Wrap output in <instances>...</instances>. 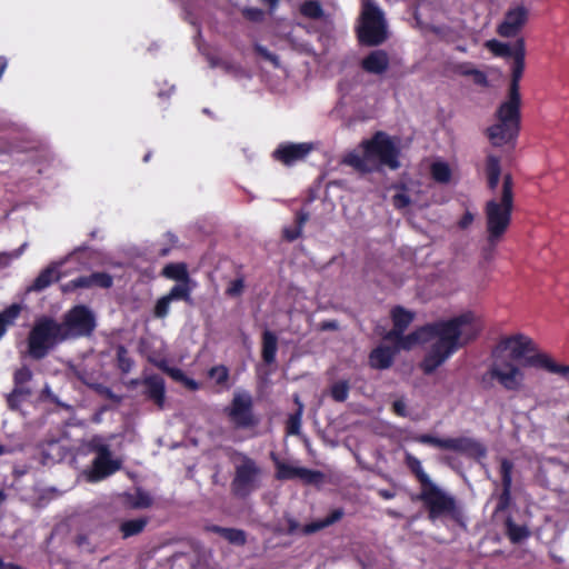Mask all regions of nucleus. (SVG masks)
Returning a JSON list of instances; mask_svg holds the SVG:
<instances>
[{"mask_svg": "<svg viewBox=\"0 0 569 569\" xmlns=\"http://www.w3.org/2000/svg\"><path fill=\"white\" fill-rule=\"evenodd\" d=\"M113 284V278L104 271H96L88 276L77 277L62 286L63 292H72L77 289H89L93 287L109 289Z\"/></svg>", "mask_w": 569, "mask_h": 569, "instance_id": "a211bd4d", "label": "nucleus"}, {"mask_svg": "<svg viewBox=\"0 0 569 569\" xmlns=\"http://www.w3.org/2000/svg\"><path fill=\"white\" fill-rule=\"evenodd\" d=\"M181 383L189 390L191 391H197L199 388H200V385L198 381H196L194 379L192 378H189L187 375L186 377L183 378V380L181 381Z\"/></svg>", "mask_w": 569, "mask_h": 569, "instance_id": "e2e57ef3", "label": "nucleus"}, {"mask_svg": "<svg viewBox=\"0 0 569 569\" xmlns=\"http://www.w3.org/2000/svg\"><path fill=\"white\" fill-rule=\"evenodd\" d=\"M32 396L31 389H22L21 387H13L10 393L6 396L7 407L11 411H18L21 409V406L24 401H27Z\"/></svg>", "mask_w": 569, "mask_h": 569, "instance_id": "2f4dec72", "label": "nucleus"}, {"mask_svg": "<svg viewBox=\"0 0 569 569\" xmlns=\"http://www.w3.org/2000/svg\"><path fill=\"white\" fill-rule=\"evenodd\" d=\"M520 91H508V99L496 110L497 122L486 129V136L493 147L515 144L521 123Z\"/></svg>", "mask_w": 569, "mask_h": 569, "instance_id": "39448f33", "label": "nucleus"}, {"mask_svg": "<svg viewBox=\"0 0 569 569\" xmlns=\"http://www.w3.org/2000/svg\"><path fill=\"white\" fill-rule=\"evenodd\" d=\"M208 377L210 379H213L216 382V386L222 388V389H229V379H230V372L227 366L224 365H217L211 367L208 370Z\"/></svg>", "mask_w": 569, "mask_h": 569, "instance_id": "f704fd0d", "label": "nucleus"}, {"mask_svg": "<svg viewBox=\"0 0 569 569\" xmlns=\"http://www.w3.org/2000/svg\"><path fill=\"white\" fill-rule=\"evenodd\" d=\"M392 411L398 417H407L408 410H407V403L403 399H397L392 402Z\"/></svg>", "mask_w": 569, "mask_h": 569, "instance_id": "5fc2aeb1", "label": "nucleus"}, {"mask_svg": "<svg viewBox=\"0 0 569 569\" xmlns=\"http://www.w3.org/2000/svg\"><path fill=\"white\" fill-rule=\"evenodd\" d=\"M33 373L28 366H22L13 373V387H21L22 389H31L27 386L32 380Z\"/></svg>", "mask_w": 569, "mask_h": 569, "instance_id": "a19ab883", "label": "nucleus"}, {"mask_svg": "<svg viewBox=\"0 0 569 569\" xmlns=\"http://www.w3.org/2000/svg\"><path fill=\"white\" fill-rule=\"evenodd\" d=\"M486 174L501 176L500 158L489 153L486 158Z\"/></svg>", "mask_w": 569, "mask_h": 569, "instance_id": "c03bdc74", "label": "nucleus"}, {"mask_svg": "<svg viewBox=\"0 0 569 569\" xmlns=\"http://www.w3.org/2000/svg\"><path fill=\"white\" fill-rule=\"evenodd\" d=\"M513 180L510 173L503 176L499 199H490L485 204L487 239L501 241L511 224L513 210Z\"/></svg>", "mask_w": 569, "mask_h": 569, "instance_id": "423d86ee", "label": "nucleus"}, {"mask_svg": "<svg viewBox=\"0 0 569 569\" xmlns=\"http://www.w3.org/2000/svg\"><path fill=\"white\" fill-rule=\"evenodd\" d=\"M527 18L528 11L525 7L518 6L509 9L497 28L498 34L505 38L516 37L527 22Z\"/></svg>", "mask_w": 569, "mask_h": 569, "instance_id": "aec40b11", "label": "nucleus"}, {"mask_svg": "<svg viewBox=\"0 0 569 569\" xmlns=\"http://www.w3.org/2000/svg\"><path fill=\"white\" fill-rule=\"evenodd\" d=\"M254 52L261 57L262 59L271 62L274 67H279L280 62H279V57L272 52H270L266 47L259 44V43H256L254 47Z\"/></svg>", "mask_w": 569, "mask_h": 569, "instance_id": "49530a36", "label": "nucleus"}, {"mask_svg": "<svg viewBox=\"0 0 569 569\" xmlns=\"http://www.w3.org/2000/svg\"><path fill=\"white\" fill-rule=\"evenodd\" d=\"M486 48L490 50L496 57L512 58L511 78L508 91H520V80L525 71V39L518 38L513 44L492 39L486 42Z\"/></svg>", "mask_w": 569, "mask_h": 569, "instance_id": "9d476101", "label": "nucleus"}, {"mask_svg": "<svg viewBox=\"0 0 569 569\" xmlns=\"http://www.w3.org/2000/svg\"><path fill=\"white\" fill-rule=\"evenodd\" d=\"M190 282L191 281L177 282L173 287H171V289L169 290L167 296L172 301L182 300L188 303H191L192 302V298H191L192 288L190 286Z\"/></svg>", "mask_w": 569, "mask_h": 569, "instance_id": "72a5a7b5", "label": "nucleus"}, {"mask_svg": "<svg viewBox=\"0 0 569 569\" xmlns=\"http://www.w3.org/2000/svg\"><path fill=\"white\" fill-rule=\"evenodd\" d=\"M89 449L97 453V457L110 456L111 451L108 445L103 443L100 438H93L89 442Z\"/></svg>", "mask_w": 569, "mask_h": 569, "instance_id": "de8ad7c7", "label": "nucleus"}, {"mask_svg": "<svg viewBox=\"0 0 569 569\" xmlns=\"http://www.w3.org/2000/svg\"><path fill=\"white\" fill-rule=\"evenodd\" d=\"M271 459L276 466V478L278 480L300 478L307 483H315L322 477V473L318 470H311L305 467H295L282 462L273 452L271 453Z\"/></svg>", "mask_w": 569, "mask_h": 569, "instance_id": "f3484780", "label": "nucleus"}, {"mask_svg": "<svg viewBox=\"0 0 569 569\" xmlns=\"http://www.w3.org/2000/svg\"><path fill=\"white\" fill-rule=\"evenodd\" d=\"M486 176H487L488 188L490 190H495L499 184L500 176H493V174H486Z\"/></svg>", "mask_w": 569, "mask_h": 569, "instance_id": "338daca9", "label": "nucleus"}, {"mask_svg": "<svg viewBox=\"0 0 569 569\" xmlns=\"http://www.w3.org/2000/svg\"><path fill=\"white\" fill-rule=\"evenodd\" d=\"M236 459L239 462L234 463L230 489L234 497L246 499L260 487L262 470L257 461L244 452L236 451L232 461Z\"/></svg>", "mask_w": 569, "mask_h": 569, "instance_id": "6e6552de", "label": "nucleus"}, {"mask_svg": "<svg viewBox=\"0 0 569 569\" xmlns=\"http://www.w3.org/2000/svg\"><path fill=\"white\" fill-rule=\"evenodd\" d=\"M66 340L90 337L97 321L94 313L84 305H77L69 309L60 322Z\"/></svg>", "mask_w": 569, "mask_h": 569, "instance_id": "9b49d317", "label": "nucleus"}, {"mask_svg": "<svg viewBox=\"0 0 569 569\" xmlns=\"http://www.w3.org/2000/svg\"><path fill=\"white\" fill-rule=\"evenodd\" d=\"M160 274L177 282L191 281L188 266L184 262H170L162 268Z\"/></svg>", "mask_w": 569, "mask_h": 569, "instance_id": "c85d7f7f", "label": "nucleus"}, {"mask_svg": "<svg viewBox=\"0 0 569 569\" xmlns=\"http://www.w3.org/2000/svg\"><path fill=\"white\" fill-rule=\"evenodd\" d=\"M66 341L60 322L49 316L38 318L28 333V355L33 360L46 358L59 343Z\"/></svg>", "mask_w": 569, "mask_h": 569, "instance_id": "0eeeda50", "label": "nucleus"}, {"mask_svg": "<svg viewBox=\"0 0 569 569\" xmlns=\"http://www.w3.org/2000/svg\"><path fill=\"white\" fill-rule=\"evenodd\" d=\"M413 318L415 315L401 306H396L391 310L392 325L405 331L413 321Z\"/></svg>", "mask_w": 569, "mask_h": 569, "instance_id": "473e14b6", "label": "nucleus"}, {"mask_svg": "<svg viewBox=\"0 0 569 569\" xmlns=\"http://www.w3.org/2000/svg\"><path fill=\"white\" fill-rule=\"evenodd\" d=\"M76 545H77L78 547H80V548H82V547H84V546H89L90 543H89V538H88V536H87V535H83V533L78 535V536L76 537Z\"/></svg>", "mask_w": 569, "mask_h": 569, "instance_id": "774afa93", "label": "nucleus"}, {"mask_svg": "<svg viewBox=\"0 0 569 569\" xmlns=\"http://www.w3.org/2000/svg\"><path fill=\"white\" fill-rule=\"evenodd\" d=\"M278 351V337L273 331L264 330L262 332V347H261V358L262 361L270 366L276 362Z\"/></svg>", "mask_w": 569, "mask_h": 569, "instance_id": "bb28decb", "label": "nucleus"}, {"mask_svg": "<svg viewBox=\"0 0 569 569\" xmlns=\"http://www.w3.org/2000/svg\"><path fill=\"white\" fill-rule=\"evenodd\" d=\"M224 413L234 429H251L259 425V418L253 411V399L249 392H237Z\"/></svg>", "mask_w": 569, "mask_h": 569, "instance_id": "ddd939ff", "label": "nucleus"}, {"mask_svg": "<svg viewBox=\"0 0 569 569\" xmlns=\"http://www.w3.org/2000/svg\"><path fill=\"white\" fill-rule=\"evenodd\" d=\"M342 517V509H335L325 519L305 525L301 531L303 535L315 533L328 526L333 525L335 522L339 521Z\"/></svg>", "mask_w": 569, "mask_h": 569, "instance_id": "c756f323", "label": "nucleus"}, {"mask_svg": "<svg viewBox=\"0 0 569 569\" xmlns=\"http://www.w3.org/2000/svg\"><path fill=\"white\" fill-rule=\"evenodd\" d=\"M505 533L512 543H520L530 537V530L526 525H518L511 516L505 520Z\"/></svg>", "mask_w": 569, "mask_h": 569, "instance_id": "cd10ccee", "label": "nucleus"}, {"mask_svg": "<svg viewBox=\"0 0 569 569\" xmlns=\"http://www.w3.org/2000/svg\"><path fill=\"white\" fill-rule=\"evenodd\" d=\"M473 82L480 87H488L489 86V81H488V77L487 74L479 70V69H475L472 76H471Z\"/></svg>", "mask_w": 569, "mask_h": 569, "instance_id": "13d9d810", "label": "nucleus"}, {"mask_svg": "<svg viewBox=\"0 0 569 569\" xmlns=\"http://www.w3.org/2000/svg\"><path fill=\"white\" fill-rule=\"evenodd\" d=\"M172 300L167 296L160 297L153 307L152 315L156 319H166L170 312V305Z\"/></svg>", "mask_w": 569, "mask_h": 569, "instance_id": "79ce46f5", "label": "nucleus"}, {"mask_svg": "<svg viewBox=\"0 0 569 569\" xmlns=\"http://www.w3.org/2000/svg\"><path fill=\"white\" fill-rule=\"evenodd\" d=\"M206 531L219 535L233 546L242 547L247 543V532L242 529L208 525Z\"/></svg>", "mask_w": 569, "mask_h": 569, "instance_id": "5701e85b", "label": "nucleus"}, {"mask_svg": "<svg viewBox=\"0 0 569 569\" xmlns=\"http://www.w3.org/2000/svg\"><path fill=\"white\" fill-rule=\"evenodd\" d=\"M475 67L472 66V63L470 62H462V63H458L456 67H455V72L460 74V76H463V77H471L473 71H475Z\"/></svg>", "mask_w": 569, "mask_h": 569, "instance_id": "6e6d98bb", "label": "nucleus"}, {"mask_svg": "<svg viewBox=\"0 0 569 569\" xmlns=\"http://www.w3.org/2000/svg\"><path fill=\"white\" fill-rule=\"evenodd\" d=\"M390 64V59L385 50L377 49L369 52L360 62L363 71L370 74H383Z\"/></svg>", "mask_w": 569, "mask_h": 569, "instance_id": "4be33fe9", "label": "nucleus"}, {"mask_svg": "<svg viewBox=\"0 0 569 569\" xmlns=\"http://www.w3.org/2000/svg\"><path fill=\"white\" fill-rule=\"evenodd\" d=\"M513 468H515V465L510 459H508V458L500 459L499 475L501 478V491L497 496V505L495 508V513L505 512L511 506Z\"/></svg>", "mask_w": 569, "mask_h": 569, "instance_id": "dca6fc26", "label": "nucleus"}, {"mask_svg": "<svg viewBox=\"0 0 569 569\" xmlns=\"http://www.w3.org/2000/svg\"><path fill=\"white\" fill-rule=\"evenodd\" d=\"M411 440L421 445H428L443 450H452L471 457H482L486 455V448L479 441L468 437L441 439L430 433H419L412 436Z\"/></svg>", "mask_w": 569, "mask_h": 569, "instance_id": "f8f14e48", "label": "nucleus"}, {"mask_svg": "<svg viewBox=\"0 0 569 569\" xmlns=\"http://www.w3.org/2000/svg\"><path fill=\"white\" fill-rule=\"evenodd\" d=\"M242 16L251 22H261L264 19V11L260 8L248 7L242 10Z\"/></svg>", "mask_w": 569, "mask_h": 569, "instance_id": "09e8293b", "label": "nucleus"}, {"mask_svg": "<svg viewBox=\"0 0 569 569\" xmlns=\"http://www.w3.org/2000/svg\"><path fill=\"white\" fill-rule=\"evenodd\" d=\"M26 247L27 243H23L12 252H0V270L8 268L13 259L19 258L22 254Z\"/></svg>", "mask_w": 569, "mask_h": 569, "instance_id": "a18cd8bd", "label": "nucleus"}, {"mask_svg": "<svg viewBox=\"0 0 569 569\" xmlns=\"http://www.w3.org/2000/svg\"><path fill=\"white\" fill-rule=\"evenodd\" d=\"M309 220V212L301 209L296 213V226L300 230H303L306 222Z\"/></svg>", "mask_w": 569, "mask_h": 569, "instance_id": "bf43d9fd", "label": "nucleus"}, {"mask_svg": "<svg viewBox=\"0 0 569 569\" xmlns=\"http://www.w3.org/2000/svg\"><path fill=\"white\" fill-rule=\"evenodd\" d=\"M315 150L312 142H281L272 151V159L286 167L305 161Z\"/></svg>", "mask_w": 569, "mask_h": 569, "instance_id": "2eb2a0df", "label": "nucleus"}, {"mask_svg": "<svg viewBox=\"0 0 569 569\" xmlns=\"http://www.w3.org/2000/svg\"><path fill=\"white\" fill-rule=\"evenodd\" d=\"M431 177L440 183H448L451 179V170L446 162H435L431 164Z\"/></svg>", "mask_w": 569, "mask_h": 569, "instance_id": "ea45409f", "label": "nucleus"}, {"mask_svg": "<svg viewBox=\"0 0 569 569\" xmlns=\"http://www.w3.org/2000/svg\"><path fill=\"white\" fill-rule=\"evenodd\" d=\"M349 383L346 380L336 382L330 390L332 399L337 402H345L349 396Z\"/></svg>", "mask_w": 569, "mask_h": 569, "instance_id": "37998d69", "label": "nucleus"}, {"mask_svg": "<svg viewBox=\"0 0 569 569\" xmlns=\"http://www.w3.org/2000/svg\"><path fill=\"white\" fill-rule=\"evenodd\" d=\"M60 278L61 274L58 270V267L50 264L37 276L32 284L29 287V290L40 292L51 286L53 282L59 281Z\"/></svg>", "mask_w": 569, "mask_h": 569, "instance_id": "a878e982", "label": "nucleus"}, {"mask_svg": "<svg viewBox=\"0 0 569 569\" xmlns=\"http://www.w3.org/2000/svg\"><path fill=\"white\" fill-rule=\"evenodd\" d=\"M507 350L510 359L519 361L522 367L545 369L562 377L569 375V365H558L547 353L539 352L536 342L523 333L502 337L492 351V356L496 358L499 352Z\"/></svg>", "mask_w": 569, "mask_h": 569, "instance_id": "20e7f679", "label": "nucleus"}, {"mask_svg": "<svg viewBox=\"0 0 569 569\" xmlns=\"http://www.w3.org/2000/svg\"><path fill=\"white\" fill-rule=\"evenodd\" d=\"M21 307L18 303H12L0 312V338L4 335L7 327L19 317Z\"/></svg>", "mask_w": 569, "mask_h": 569, "instance_id": "c9c22d12", "label": "nucleus"}, {"mask_svg": "<svg viewBox=\"0 0 569 569\" xmlns=\"http://www.w3.org/2000/svg\"><path fill=\"white\" fill-rule=\"evenodd\" d=\"M473 321L471 311L445 320L442 329L436 335L437 340L420 363L425 375L433 373L459 348L477 338L479 330L475 328Z\"/></svg>", "mask_w": 569, "mask_h": 569, "instance_id": "f257e3e1", "label": "nucleus"}, {"mask_svg": "<svg viewBox=\"0 0 569 569\" xmlns=\"http://www.w3.org/2000/svg\"><path fill=\"white\" fill-rule=\"evenodd\" d=\"M410 197L405 192H398L392 197V204L397 209H405L410 204Z\"/></svg>", "mask_w": 569, "mask_h": 569, "instance_id": "3c124183", "label": "nucleus"}, {"mask_svg": "<svg viewBox=\"0 0 569 569\" xmlns=\"http://www.w3.org/2000/svg\"><path fill=\"white\" fill-rule=\"evenodd\" d=\"M493 380H497L507 391H517L522 386L523 372L511 361H506L502 365L493 362L482 375L481 385L485 389H489L492 387Z\"/></svg>", "mask_w": 569, "mask_h": 569, "instance_id": "4468645a", "label": "nucleus"}, {"mask_svg": "<svg viewBox=\"0 0 569 569\" xmlns=\"http://www.w3.org/2000/svg\"><path fill=\"white\" fill-rule=\"evenodd\" d=\"M167 375L178 382H181L186 377V373L181 369L176 367H170V369H168Z\"/></svg>", "mask_w": 569, "mask_h": 569, "instance_id": "680f3d73", "label": "nucleus"}, {"mask_svg": "<svg viewBox=\"0 0 569 569\" xmlns=\"http://www.w3.org/2000/svg\"><path fill=\"white\" fill-rule=\"evenodd\" d=\"M500 241L491 242L487 239V246L482 248L481 256L486 261H491L495 258L496 247Z\"/></svg>", "mask_w": 569, "mask_h": 569, "instance_id": "603ef678", "label": "nucleus"}, {"mask_svg": "<svg viewBox=\"0 0 569 569\" xmlns=\"http://www.w3.org/2000/svg\"><path fill=\"white\" fill-rule=\"evenodd\" d=\"M243 288H244L243 279L238 278V279H234L233 281H231V283L227 288L226 292L230 297H238L242 293Z\"/></svg>", "mask_w": 569, "mask_h": 569, "instance_id": "8fccbe9b", "label": "nucleus"}, {"mask_svg": "<svg viewBox=\"0 0 569 569\" xmlns=\"http://www.w3.org/2000/svg\"><path fill=\"white\" fill-rule=\"evenodd\" d=\"M120 469V462L113 460L110 456L96 457L92 462V477L96 480H101L111 476Z\"/></svg>", "mask_w": 569, "mask_h": 569, "instance_id": "b1692460", "label": "nucleus"}, {"mask_svg": "<svg viewBox=\"0 0 569 569\" xmlns=\"http://www.w3.org/2000/svg\"><path fill=\"white\" fill-rule=\"evenodd\" d=\"M143 395L152 401L159 409L164 408L166 403V382L164 379L159 375H150L142 379Z\"/></svg>", "mask_w": 569, "mask_h": 569, "instance_id": "412c9836", "label": "nucleus"}, {"mask_svg": "<svg viewBox=\"0 0 569 569\" xmlns=\"http://www.w3.org/2000/svg\"><path fill=\"white\" fill-rule=\"evenodd\" d=\"M117 353V368L122 373H129L134 365L133 359L129 356L128 349L123 345H118L116 348Z\"/></svg>", "mask_w": 569, "mask_h": 569, "instance_id": "4c0bfd02", "label": "nucleus"}, {"mask_svg": "<svg viewBox=\"0 0 569 569\" xmlns=\"http://www.w3.org/2000/svg\"><path fill=\"white\" fill-rule=\"evenodd\" d=\"M136 506L139 508H148L151 506V498L148 495H139Z\"/></svg>", "mask_w": 569, "mask_h": 569, "instance_id": "69168bd1", "label": "nucleus"}, {"mask_svg": "<svg viewBox=\"0 0 569 569\" xmlns=\"http://www.w3.org/2000/svg\"><path fill=\"white\" fill-rule=\"evenodd\" d=\"M395 352L389 347L379 346L369 353L370 367L385 370L392 366Z\"/></svg>", "mask_w": 569, "mask_h": 569, "instance_id": "393cba45", "label": "nucleus"}, {"mask_svg": "<svg viewBox=\"0 0 569 569\" xmlns=\"http://www.w3.org/2000/svg\"><path fill=\"white\" fill-rule=\"evenodd\" d=\"M405 463L420 483V492L416 499L422 502L428 519L435 522L436 520L449 518L455 522H460L462 512L457 499L430 479L425 472L420 460L411 453H407Z\"/></svg>", "mask_w": 569, "mask_h": 569, "instance_id": "f03ea898", "label": "nucleus"}, {"mask_svg": "<svg viewBox=\"0 0 569 569\" xmlns=\"http://www.w3.org/2000/svg\"><path fill=\"white\" fill-rule=\"evenodd\" d=\"M282 234H283V238L289 241V242H292L295 240H297L298 238L301 237L302 234V230H300L299 228L297 227H286L283 230H282Z\"/></svg>", "mask_w": 569, "mask_h": 569, "instance_id": "864d4df0", "label": "nucleus"}, {"mask_svg": "<svg viewBox=\"0 0 569 569\" xmlns=\"http://www.w3.org/2000/svg\"><path fill=\"white\" fill-rule=\"evenodd\" d=\"M149 520L147 517H141L137 519H130L121 522L119 530L123 539H128L130 537L137 536L141 533L147 527Z\"/></svg>", "mask_w": 569, "mask_h": 569, "instance_id": "7c9ffc66", "label": "nucleus"}, {"mask_svg": "<svg viewBox=\"0 0 569 569\" xmlns=\"http://www.w3.org/2000/svg\"><path fill=\"white\" fill-rule=\"evenodd\" d=\"M360 147L362 148V156L350 152L343 159L346 164L359 172L369 173L375 171L378 168L377 163H373L375 160L391 170H397L401 166L399 147L383 131L375 132L370 139L363 140Z\"/></svg>", "mask_w": 569, "mask_h": 569, "instance_id": "7ed1b4c3", "label": "nucleus"}, {"mask_svg": "<svg viewBox=\"0 0 569 569\" xmlns=\"http://www.w3.org/2000/svg\"><path fill=\"white\" fill-rule=\"evenodd\" d=\"M403 333H405V330L399 329L398 327L393 326L392 329L387 332L385 339H387L389 341H395L397 347H399Z\"/></svg>", "mask_w": 569, "mask_h": 569, "instance_id": "4d7b16f0", "label": "nucleus"}, {"mask_svg": "<svg viewBox=\"0 0 569 569\" xmlns=\"http://www.w3.org/2000/svg\"><path fill=\"white\" fill-rule=\"evenodd\" d=\"M358 40L368 47L380 46L387 40V24L382 11L372 3H366L361 13Z\"/></svg>", "mask_w": 569, "mask_h": 569, "instance_id": "1a4fd4ad", "label": "nucleus"}, {"mask_svg": "<svg viewBox=\"0 0 569 569\" xmlns=\"http://www.w3.org/2000/svg\"><path fill=\"white\" fill-rule=\"evenodd\" d=\"M475 220V216L470 211H466L460 218L458 226L460 229H467Z\"/></svg>", "mask_w": 569, "mask_h": 569, "instance_id": "052dcab7", "label": "nucleus"}, {"mask_svg": "<svg viewBox=\"0 0 569 569\" xmlns=\"http://www.w3.org/2000/svg\"><path fill=\"white\" fill-rule=\"evenodd\" d=\"M296 402L298 403V409L287 420L286 429L288 435H299L301 429L303 405L299 401L298 397H296Z\"/></svg>", "mask_w": 569, "mask_h": 569, "instance_id": "58836bf2", "label": "nucleus"}, {"mask_svg": "<svg viewBox=\"0 0 569 569\" xmlns=\"http://www.w3.org/2000/svg\"><path fill=\"white\" fill-rule=\"evenodd\" d=\"M300 13L309 19L318 20L325 16L323 8L318 0H307L300 6Z\"/></svg>", "mask_w": 569, "mask_h": 569, "instance_id": "e433bc0d", "label": "nucleus"}, {"mask_svg": "<svg viewBox=\"0 0 569 569\" xmlns=\"http://www.w3.org/2000/svg\"><path fill=\"white\" fill-rule=\"evenodd\" d=\"M445 320L427 323L418 329L413 330L408 335H402L400 345L398 348L403 350H410L417 345L426 343L436 338V335L443 326Z\"/></svg>", "mask_w": 569, "mask_h": 569, "instance_id": "6ab92c4d", "label": "nucleus"}, {"mask_svg": "<svg viewBox=\"0 0 569 569\" xmlns=\"http://www.w3.org/2000/svg\"><path fill=\"white\" fill-rule=\"evenodd\" d=\"M287 525H288V528H287L288 535L296 533L300 528V525L298 523V521L290 517L287 518Z\"/></svg>", "mask_w": 569, "mask_h": 569, "instance_id": "0e129e2a", "label": "nucleus"}]
</instances>
